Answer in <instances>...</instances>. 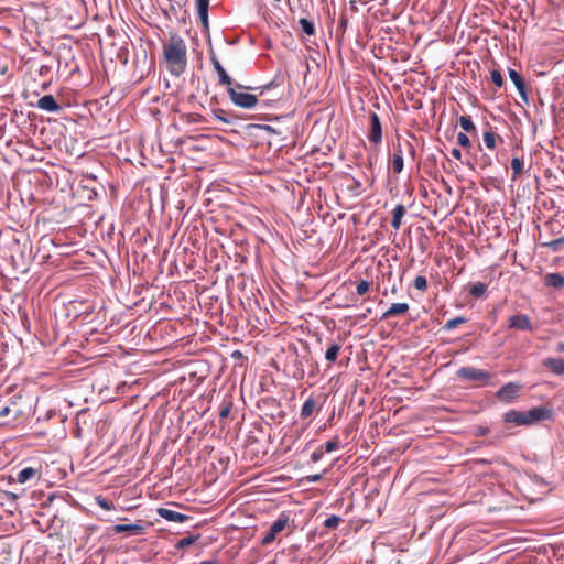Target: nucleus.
Masks as SVG:
<instances>
[{
  "label": "nucleus",
  "instance_id": "4be33fe9",
  "mask_svg": "<svg viewBox=\"0 0 564 564\" xmlns=\"http://www.w3.org/2000/svg\"><path fill=\"white\" fill-rule=\"evenodd\" d=\"M341 349L339 344L333 343L325 352V359L329 362H335L338 358V354Z\"/></svg>",
  "mask_w": 564,
  "mask_h": 564
},
{
  "label": "nucleus",
  "instance_id": "6e6d98bb",
  "mask_svg": "<svg viewBox=\"0 0 564 564\" xmlns=\"http://www.w3.org/2000/svg\"><path fill=\"white\" fill-rule=\"evenodd\" d=\"M351 430H352V427H351V426L346 427V432H347V433H350V431H351Z\"/></svg>",
  "mask_w": 564,
  "mask_h": 564
},
{
  "label": "nucleus",
  "instance_id": "7ed1b4c3",
  "mask_svg": "<svg viewBox=\"0 0 564 564\" xmlns=\"http://www.w3.org/2000/svg\"><path fill=\"white\" fill-rule=\"evenodd\" d=\"M228 94H229L230 100L238 107L251 109V108L256 107V105L258 104V98L256 95L245 93V91H239L231 86L228 87Z\"/></svg>",
  "mask_w": 564,
  "mask_h": 564
},
{
  "label": "nucleus",
  "instance_id": "393cba45",
  "mask_svg": "<svg viewBox=\"0 0 564 564\" xmlns=\"http://www.w3.org/2000/svg\"><path fill=\"white\" fill-rule=\"evenodd\" d=\"M302 31L307 34L308 36H312L315 34L316 30L314 26V23L305 18H301L299 21Z\"/></svg>",
  "mask_w": 564,
  "mask_h": 564
},
{
  "label": "nucleus",
  "instance_id": "20e7f679",
  "mask_svg": "<svg viewBox=\"0 0 564 564\" xmlns=\"http://www.w3.org/2000/svg\"><path fill=\"white\" fill-rule=\"evenodd\" d=\"M289 521V516L281 513L280 517L272 523L267 534L262 538V545H269L272 543L276 535L286 528Z\"/></svg>",
  "mask_w": 564,
  "mask_h": 564
},
{
  "label": "nucleus",
  "instance_id": "e433bc0d",
  "mask_svg": "<svg viewBox=\"0 0 564 564\" xmlns=\"http://www.w3.org/2000/svg\"><path fill=\"white\" fill-rule=\"evenodd\" d=\"M521 96V98L528 102V96H527V86L524 79L518 84L514 85Z\"/></svg>",
  "mask_w": 564,
  "mask_h": 564
},
{
  "label": "nucleus",
  "instance_id": "0eeeda50",
  "mask_svg": "<svg viewBox=\"0 0 564 564\" xmlns=\"http://www.w3.org/2000/svg\"><path fill=\"white\" fill-rule=\"evenodd\" d=\"M369 142L379 144L382 141V126L379 116L376 112L370 113V130L368 133Z\"/></svg>",
  "mask_w": 564,
  "mask_h": 564
},
{
  "label": "nucleus",
  "instance_id": "a18cd8bd",
  "mask_svg": "<svg viewBox=\"0 0 564 564\" xmlns=\"http://www.w3.org/2000/svg\"><path fill=\"white\" fill-rule=\"evenodd\" d=\"M321 479H322V475H319V474L307 476V480L311 482H316Z\"/></svg>",
  "mask_w": 564,
  "mask_h": 564
},
{
  "label": "nucleus",
  "instance_id": "f8f14e48",
  "mask_svg": "<svg viewBox=\"0 0 564 564\" xmlns=\"http://www.w3.org/2000/svg\"><path fill=\"white\" fill-rule=\"evenodd\" d=\"M156 512L161 518H163L170 522L182 523L189 519L188 516L180 513V512L171 510V509H167V508H159Z\"/></svg>",
  "mask_w": 564,
  "mask_h": 564
},
{
  "label": "nucleus",
  "instance_id": "09e8293b",
  "mask_svg": "<svg viewBox=\"0 0 564 564\" xmlns=\"http://www.w3.org/2000/svg\"><path fill=\"white\" fill-rule=\"evenodd\" d=\"M393 154H400L403 156V151H402V148H401V144L398 143L397 145H394V153Z\"/></svg>",
  "mask_w": 564,
  "mask_h": 564
},
{
  "label": "nucleus",
  "instance_id": "8fccbe9b",
  "mask_svg": "<svg viewBox=\"0 0 564 564\" xmlns=\"http://www.w3.org/2000/svg\"><path fill=\"white\" fill-rule=\"evenodd\" d=\"M555 349L557 352H564V343H562V341L557 343Z\"/></svg>",
  "mask_w": 564,
  "mask_h": 564
},
{
  "label": "nucleus",
  "instance_id": "4468645a",
  "mask_svg": "<svg viewBox=\"0 0 564 564\" xmlns=\"http://www.w3.org/2000/svg\"><path fill=\"white\" fill-rule=\"evenodd\" d=\"M410 306L408 303H393L381 316V319H388L392 316L405 314Z\"/></svg>",
  "mask_w": 564,
  "mask_h": 564
},
{
  "label": "nucleus",
  "instance_id": "2f4dec72",
  "mask_svg": "<svg viewBox=\"0 0 564 564\" xmlns=\"http://www.w3.org/2000/svg\"><path fill=\"white\" fill-rule=\"evenodd\" d=\"M414 288L424 292L426 291L427 289V281H426V278L423 276V275H417L415 279H414Z\"/></svg>",
  "mask_w": 564,
  "mask_h": 564
},
{
  "label": "nucleus",
  "instance_id": "5fc2aeb1",
  "mask_svg": "<svg viewBox=\"0 0 564 564\" xmlns=\"http://www.w3.org/2000/svg\"><path fill=\"white\" fill-rule=\"evenodd\" d=\"M351 430H352V427H351V426L346 427V432H347V433H350V431H351Z\"/></svg>",
  "mask_w": 564,
  "mask_h": 564
},
{
  "label": "nucleus",
  "instance_id": "9b49d317",
  "mask_svg": "<svg viewBox=\"0 0 564 564\" xmlns=\"http://www.w3.org/2000/svg\"><path fill=\"white\" fill-rule=\"evenodd\" d=\"M36 107L50 112H58L62 109L61 105L52 95L41 97L36 102Z\"/></svg>",
  "mask_w": 564,
  "mask_h": 564
},
{
  "label": "nucleus",
  "instance_id": "864d4df0",
  "mask_svg": "<svg viewBox=\"0 0 564 564\" xmlns=\"http://www.w3.org/2000/svg\"><path fill=\"white\" fill-rule=\"evenodd\" d=\"M264 129H267L269 131H273V129L270 126H265Z\"/></svg>",
  "mask_w": 564,
  "mask_h": 564
},
{
  "label": "nucleus",
  "instance_id": "79ce46f5",
  "mask_svg": "<svg viewBox=\"0 0 564 564\" xmlns=\"http://www.w3.org/2000/svg\"><path fill=\"white\" fill-rule=\"evenodd\" d=\"M324 451L319 447L318 449L314 451L313 454H312V459L314 462H317L322 458V456L324 455Z\"/></svg>",
  "mask_w": 564,
  "mask_h": 564
},
{
  "label": "nucleus",
  "instance_id": "6e6552de",
  "mask_svg": "<svg viewBox=\"0 0 564 564\" xmlns=\"http://www.w3.org/2000/svg\"><path fill=\"white\" fill-rule=\"evenodd\" d=\"M521 389V386L516 382H509L502 386L497 391V398L502 402H511L514 400Z\"/></svg>",
  "mask_w": 564,
  "mask_h": 564
},
{
  "label": "nucleus",
  "instance_id": "473e14b6",
  "mask_svg": "<svg viewBox=\"0 0 564 564\" xmlns=\"http://www.w3.org/2000/svg\"><path fill=\"white\" fill-rule=\"evenodd\" d=\"M370 289V283L366 280H361L357 283L356 292L358 295H365Z\"/></svg>",
  "mask_w": 564,
  "mask_h": 564
},
{
  "label": "nucleus",
  "instance_id": "c85d7f7f",
  "mask_svg": "<svg viewBox=\"0 0 564 564\" xmlns=\"http://www.w3.org/2000/svg\"><path fill=\"white\" fill-rule=\"evenodd\" d=\"M338 447H339L338 437H334L321 446V448L324 451V453H330V452L337 449Z\"/></svg>",
  "mask_w": 564,
  "mask_h": 564
},
{
  "label": "nucleus",
  "instance_id": "39448f33",
  "mask_svg": "<svg viewBox=\"0 0 564 564\" xmlns=\"http://www.w3.org/2000/svg\"><path fill=\"white\" fill-rule=\"evenodd\" d=\"M525 417V425H532L542 421H547L552 417V410L544 406H535L529 411H523Z\"/></svg>",
  "mask_w": 564,
  "mask_h": 564
},
{
  "label": "nucleus",
  "instance_id": "4c0bfd02",
  "mask_svg": "<svg viewBox=\"0 0 564 564\" xmlns=\"http://www.w3.org/2000/svg\"><path fill=\"white\" fill-rule=\"evenodd\" d=\"M509 77L514 85L523 80V77L512 68H509Z\"/></svg>",
  "mask_w": 564,
  "mask_h": 564
},
{
  "label": "nucleus",
  "instance_id": "f03ea898",
  "mask_svg": "<svg viewBox=\"0 0 564 564\" xmlns=\"http://www.w3.org/2000/svg\"><path fill=\"white\" fill-rule=\"evenodd\" d=\"M457 377L464 381H476L486 386L491 379V373L474 367H462L457 370Z\"/></svg>",
  "mask_w": 564,
  "mask_h": 564
},
{
  "label": "nucleus",
  "instance_id": "bb28decb",
  "mask_svg": "<svg viewBox=\"0 0 564 564\" xmlns=\"http://www.w3.org/2000/svg\"><path fill=\"white\" fill-rule=\"evenodd\" d=\"M467 322V318L464 317V316H457V317H454V318H451L448 319L445 324H444V329L445 330H452L454 328H456L458 325L460 324H465Z\"/></svg>",
  "mask_w": 564,
  "mask_h": 564
},
{
  "label": "nucleus",
  "instance_id": "c756f323",
  "mask_svg": "<svg viewBox=\"0 0 564 564\" xmlns=\"http://www.w3.org/2000/svg\"><path fill=\"white\" fill-rule=\"evenodd\" d=\"M341 521L339 516L333 514L325 520L324 527L327 529H336Z\"/></svg>",
  "mask_w": 564,
  "mask_h": 564
},
{
  "label": "nucleus",
  "instance_id": "a878e982",
  "mask_svg": "<svg viewBox=\"0 0 564 564\" xmlns=\"http://www.w3.org/2000/svg\"><path fill=\"white\" fill-rule=\"evenodd\" d=\"M497 138H498V135L495 132H492L491 129L484 132V142H485L486 147L490 150H494L496 148V139Z\"/></svg>",
  "mask_w": 564,
  "mask_h": 564
},
{
  "label": "nucleus",
  "instance_id": "a19ab883",
  "mask_svg": "<svg viewBox=\"0 0 564 564\" xmlns=\"http://www.w3.org/2000/svg\"><path fill=\"white\" fill-rule=\"evenodd\" d=\"M563 243H564V238H558V239L552 240L546 246L550 247L553 251H557Z\"/></svg>",
  "mask_w": 564,
  "mask_h": 564
},
{
  "label": "nucleus",
  "instance_id": "ddd939ff",
  "mask_svg": "<svg viewBox=\"0 0 564 564\" xmlns=\"http://www.w3.org/2000/svg\"><path fill=\"white\" fill-rule=\"evenodd\" d=\"M543 366L557 376H564V359L563 358H546L543 360Z\"/></svg>",
  "mask_w": 564,
  "mask_h": 564
},
{
  "label": "nucleus",
  "instance_id": "9d476101",
  "mask_svg": "<svg viewBox=\"0 0 564 564\" xmlns=\"http://www.w3.org/2000/svg\"><path fill=\"white\" fill-rule=\"evenodd\" d=\"M210 62L214 66V69L218 74V83L220 85L231 86L232 79L231 77L226 73L225 68L221 66L220 62L218 61L217 56L212 53L210 54Z\"/></svg>",
  "mask_w": 564,
  "mask_h": 564
},
{
  "label": "nucleus",
  "instance_id": "dca6fc26",
  "mask_svg": "<svg viewBox=\"0 0 564 564\" xmlns=\"http://www.w3.org/2000/svg\"><path fill=\"white\" fill-rule=\"evenodd\" d=\"M198 18L204 26H208L209 0H196Z\"/></svg>",
  "mask_w": 564,
  "mask_h": 564
},
{
  "label": "nucleus",
  "instance_id": "49530a36",
  "mask_svg": "<svg viewBox=\"0 0 564 564\" xmlns=\"http://www.w3.org/2000/svg\"><path fill=\"white\" fill-rule=\"evenodd\" d=\"M451 153H452V155H453L455 159H457V160H460V159H462V151H460L459 149L454 148V149L452 150V152H451Z\"/></svg>",
  "mask_w": 564,
  "mask_h": 564
},
{
  "label": "nucleus",
  "instance_id": "1a4fd4ad",
  "mask_svg": "<svg viewBox=\"0 0 564 564\" xmlns=\"http://www.w3.org/2000/svg\"><path fill=\"white\" fill-rule=\"evenodd\" d=\"M508 327L519 330H532L533 326L530 317L525 314L512 315L508 319Z\"/></svg>",
  "mask_w": 564,
  "mask_h": 564
},
{
  "label": "nucleus",
  "instance_id": "f257e3e1",
  "mask_svg": "<svg viewBox=\"0 0 564 564\" xmlns=\"http://www.w3.org/2000/svg\"><path fill=\"white\" fill-rule=\"evenodd\" d=\"M186 44L178 35H172L163 44V56L171 74L180 76L184 73L187 65Z\"/></svg>",
  "mask_w": 564,
  "mask_h": 564
},
{
  "label": "nucleus",
  "instance_id": "412c9836",
  "mask_svg": "<svg viewBox=\"0 0 564 564\" xmlns=\"http://www.w3.org/2000/svg\"><path fill=\"white\" fill-rule=\"evenodd\" d=\"M486 291H487V284H485L482 282H477V283L471 284L468 292L473 297L480 299L485 295Z\"/></svg>",
  "mask_w": 564,
  "mask_h": 564
},
{
  "label": "nucleus",
  "instance_id": "de8ad7c7",
  "mask_svg": "<svg viewBox=\"0 0 564 564\" xmlns=\"http://www.w3.org/2000/svg\"><path fill=\"white\" fill-rule=\"evenodd\" d=\"M205 119L202 115H195L192 122H195V123H200V122H204Z\"/></svg>",
  "mask_w": 564,
  "mask_h": 564
},
{
  "label": "nucleus",
  "instance_id": "6ab92c4d",
  "mask_svg": "<svg viewBox=\"0 0 564 564\" xmlns=\"http://www.w3.org/2000/svg\"><path fill=\"white\" fill-rule=\"evenodd\" d=\"M39 475V470L33 467H25L22 470H20L17 475V480L20 484H25L29 480L35 478Z\"/></svg>",
  "mask_w": 564,
  "mask_h": 564
},
{
  "label": "nucleus",
  "instance_id": "72a5a7b5",
  "mask_svg": "<svg viewBox=\"0 0 564 564\" xmlns=\"http://www.w3.org/2000/svg\"><path fill=\"white\" fill-rule=\"evenodd\" d=\"M96 502H97V505H98L100 508H102V509H105V510H112V509L115 508V506H113V502H112V501H110V500H108V499H106V498H102V497H100V496L96 498Z\"/></svg>",
  "mask_w": 564,
  "mask_h": 564
},
{
  "label": "nucleus",
  "instance_id": "603ef678",
  "mask_svg": "<svg viewBox=\"0 0 564 564\" xmlns=\"http://www.w3.org/2000/svg\"><path fill=\"white\" fill-rule=\"evenodd\" d=\"M477 463H479V464H490V462L487 460V459H479V460H477Z\"/></svg>",
  "mask_w": 564,
  "mask_h": 564
},
{
  "label": "nucleus",
  "instance_id": "4d7b16f0",
  "mask_svg": "<svg viewBox=\"0 0 564 564\" xmlns=\"http://www.w3.org/2000/svg\"><path fill=\"white\" fill-rule=\"evenodd\" d=\"M411 152L414 153V148L410 144Z\"/></svg>",
  "mask_w": 564,
  "mask_h": 564
},
{
  "label": "nucleus",
  "instance_id": "ea45409f",
  "mask_svg": "<svg viewBox=\"0 0 564 564\" xmlns=\"http://www.w3.org/2000/svg\"><path fill=\"white\" fill-rule=\"evenodd\" d=\"M214 115H215V117L218 120H220V121H223L225 123L229 122V119L226 117V111L225 110H223V109H215L214 110Z\"/></svg>",
  "mask_w": 564,
  "mask_h": 564
},
{
  "label": "nucleus",
  "instance_id": "c03bdc74",
  "mask_svg": "<svg viewBox=\"0 0 564 564\" xmlns=\"http://www.w3.org/2000/svg\"><path fill=\"white\" fill-rule=\"evenodd\" d=\"M10 413V408L8 405L0 408V417H6Z\"/></svg>",
  "mask_w": 564,
  "mask_h": 564
},
{
  "label": "nucleus",
  "instance_id": "f704fd0d",
  "mask_svg": "<svg viewBox=\"0 0 564 564\" xmlns=\"http://www.w3.org/2000/svg\"><path fill=\"white\" fill-rule=\"evenodd\" d=\"M490 77H491V80L492 83L497 86V87H501L503 85V78H502V75L500 74L499 70L497 69H492L490 72Z\"/></svg>",
  "mask_w": 564,
  "mask_h": 564
},
{
  "label": "nucleus",
  "instance_id": "b1692460",
  "mask_svg": "<svg viewBox=\"0 0 564 564\" xmlns=\"http://www.w3.org/2000/svg\"><path fill=\"white\" fill-rule=\"evenodd\" d=\"M511 169L513 172L512 178L516 180L523 172V160L518 156L512 158Z\"/></svg>",
  "mask_w": 564,
  "mask_h": 564
},
{
  "label": "nucleus",
  "instance_id": "f3484780",
  "mask_svg": "<svg viewBox=\"0 0 564 564\" xmlns=\"http://www.w3.org/2000/svg\"><path fill=\"white\" fill-rule=\"evenodd\" d=\"M406 209L402 204L395 206L392 212L391 226L394 230H398L402 224V218L405 215Z\"/></svg>",
  "mask_w": 564,
  "mask_h": 564
},
{
  "label": "nucleus",
  "instance_id": "aec40b11",
  "mask_svg": "<svg viewBox=\"0 0 564 564\" xmlns=\"http://www.w3.org/2000/svg\"><path fill=\"white\" fill-rule=\"evenodd\" d=\"M316 409V401H315V398L314 397H310L303 404L302 409H301V417L302 419H307L310 417L313 412L315 411Z\"/></svg>",
  "mask_w": 564,
  "mask_h": 564
},
{
  "label": "nucleus",
  "instance_id": "5701e85b",
  "mask_svg": "<svg viewBox=\"0 0 564 564\" xmlns=\"http://www.w3.org/2000/svg\"><path fill=\"white\" fill-rule=\"evenodd\" d=\"M459 124L465 132H476V127L469 116H462L459 118Z\"/></svg>",
  "mask_w": 564,
  "mask_h": 564
},
{
  "label": "nucleus",
  "instance_id": "7c9ffc66",
  "mask_svg": "<svg viewBox=\"0 0 564 564\" xmlns=\"http://www.w3.org/2000/svg\"><path fill=\"white\" fill-rule=\"evenodd\" d=\"M198 539V535H195V536H185L183 539H181L175 547L176 549H184V547H187L189 545H192L196 540Z\"/></svg>",
  "mask_w": 564,
  "mask_h": 564
},
{
  "label": "nucleus",
  "instance_id": "37998d69",
  "mask_svg": "<svg viewBox=\"0 0 564 564\" xmlns=\"http://www.w3.org/2000/svg\"><path fill=\"white\" fill-rule=\"evenodd\" d=\"M489 432L488 427L478 426L476 430V435L484 436Z\"/></svg>",
  "mask_w": 564,
  "mask_h": 564
},
{
  "label": "nucleus",
  "instance_id": "a211bd4d",
  "mask_svg": "<svg viewBox=\"0 0 564 564\" xmlns=\"http://www.w3.org/2000/svg\"><path fill=\"white\" fill-rule=\"evenodd\" d=\"M545 285L561 289L564 286V275L561 273H549L544 278Z\"/></svg>",
  "mask_w": 564,
  "mask_h": 564
},
{
  "label": "nucleus",
  "instance_id": "cd10ccee",
  "mask_svg": "<svg viewBox=\"0 0 564 564\" xmlns=\"http://www.w3.org/2000/svg\"><path fill=\"white\" fill-rule=\"evenodd\" d=\"M404 166L403 156L400 154H393L392 156V169L393 172L399 174L402 172Z\"/></svg>",
  "mask_w": 564,
  "mask_h": 564
},
{
  "label": "nucleus",
  "instance_id": "58836bf2",
  "mask_svg": "<svg viewBox=\"0 0 564 564\" xmlns=\"http://www.w3.org/2000/svg\"><path fill=\"white\" fill-rule=\"evenodd\" d=\"M231 405H232V403L230 401L223 405V408L219 411V416L221 419H226L229 415V413L231 411Z\"/></svg>",
  "mask_w": 564,
  "mask_h": 564
},
{
  "label": "nucleus",
  "instance_id": "3c124183",
  "mask_svg": "<svg viewBox=\"0 0 564 564\" xmlns=\"http://www.w3.org/2000/svg\"><path fill=\"white\" fill-rule=\"evenodd\" d=\"M199 564H217L215 561H203Z\"/></svg>",
  "mask_w": 564,
  "mask_h": 564
},
{
  "label": "nucleus",
  "instance_id": "2eb2a0df",
  "mask_svg": "<svg viewBox=\"0 0 564 564\" xmlns=\"http://www.w3.org/2000/svg\"><path fill=\"white\" fill-rule=\"evenodd\" d=\"M503 421L516 425H525L523 411L510 410L503 414Z\"/></svg>",
  "mask_w": 564,
  "mask_h": 564
},
{
  "label": "nucleus",
  "instance_id": "c9c22d12",
  "mask_svg": "<svg viewBox=\"0 0 564 564\" xmlns=\"http://www.w3.org/2000/svg\"><path fill=\"white\" fill-rule=\"evenodd\" d=\"M457 142H458V144H459L460 147H463V148H469V147H470V140H469V138L467 137V134H466V133H464V132H459V133L457 134Z\"/></svg>",
  "mask_w": 564,
  "mask_h": 564
},
{
  "label": "nucleus",
  "instance_id": "423d86ee",
  "mask_svg": "<svg viewBox=\"0 0 564 564\" xmlns=\"http://www.w3.org/2000/svg\"><path fill=\"white\" fill-rule=\"evenodd\" d=\"M113 533H127L128 535H141L145 532V527L143 524V520H138L135 523L131 524H115L110 529Z\"/></svg>",
  "mask_w": 564,
  "mask_h": 564
}]
</instances>
